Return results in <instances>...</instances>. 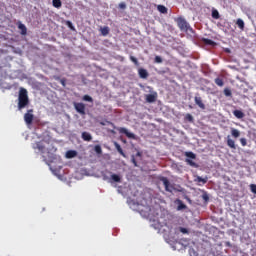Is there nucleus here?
I'll list each match as a JSON object with an SVG mask.
<instances>
[{
  "mask_svg": "<svg viewBox=\"0 0 256 256\" xmlns=\"http://www.w3.org/2000/svg\"><path fill=\"white\" fill-rule=\"evenodd\" d=\"M82 139L83 141H91L93 139V136H91V133L89 132H83Z\"/></svg>",
  "mask_w": 256,
  "mask_h": 256,
  "instance_id": "6ab92c4d",
  "label": "nucleus"
},
{
  "mask_svg": "<svg viewBox=\"0 0 256 256\" xmlns=\"http://www.w3.org/2000/svg\"><path fill=\"white\" fill-rule=\"evenodd\" d=\"M18 29H20L21 35H27V27L25 26V24L20 23L18 25Z\"/></svg>",
  "mask_w": 256,
  "mask_h": 256,
  "instance_id": "5701e85b",
  "label": "nucleus"
},
{
  "mask_svg": "<svg viewBox=\"0 0 256 256\" xmlns=\"http://www.w3.org/2000/svg\"><path fill=\"white\" fill-rule=\"evenodd\" d=\"M138 73H139L141 79H147V77H149V73L147 72V70H145L143 68L139 69Z\"/></svg>",
  "mask_w": 256,
  "mask_h": 256,
  "instance_id": "2eb2a0df",
  "label": "nucleus"
},
{
  "mask_svg": "<svg viewBox=\"0 0 256 256\" xmlns=\"http://www.w3.org/2000/svg\"><path fill=\"white\" fill-rule=\"evenodd\" d=\"M52 5H53V7H55L56 9H61L62 2H61V0H52Z\"/></svg>",
  "mask_w": 256,
  "mask_h": 256,
  "instance_id": "b1692460",
  "label": "nucleus"
},
{
  "mask_svg": "<svg viewBox=\"0 0 256 256\" xmlns=\"http://www.w3.org/2000/svg\"><path fill=\"white\" fill-rule=\"evenodd\" d=\"M179 231H180V233H183V234L189 233V231L187 230V228H183V227H180V228H179Z\"/></svg>",
  "mask_w": 256,
  "mask_h": 256,
  "instance_id": "58836bf2",
  "label": "nucleus"
},
{
  "mask_svg": "<svg viewBox=\"0 0 256 256\" xmlns=\"http://www.w3.org/2000/svg\"><path fill=\"white\" fill-rule=\"evenodd\" d=\"M83 100L84 101H88L89 103H93V98L91 96H89V95H85L83 97Z\"/></svg>",
  "mask_w": 256,
  "mask_h": 256,
  "instance_id": "2f4dec72",
  "label": "nucleus"
},
{
  "mask_svg": "<svg viewBox=\"0 0 256 256\" xmlns=\"http://www.w3.org/2000/svg\"><path fill=\"white\" fill-rule=\"evenodd\" d=\"M119 9H127V4H125V2H121L119 4Z\"/></svg>",
  "mask_w": 256,
  "mask_h": 256,
  "instance_id": "4c0bfd02",
  "label": "nucleus"
},
{
  "mask_svg": "<svg viewBox=\"0 0 256 256\" xmlns=\"http://www.w3.org/2000/svg\"><path fill=\"white\" fill-rule=\"evenodd\" d=\"M179 245H181V243L177 242L174 246H173V249L174 251L179 249Z\"/></svg>",
  "mask_w": 256,
  "mask_h": 256,
  "instance_id": "79ce46f5",
  "label": "nucleus"
},
{
  "mask_svg": "<svg viewBox=\"0 0 256 256\" xmlns=\"http://www.w3.org/2000/svg\"><path fill=\"white\" fill-rule=\"evenodd\" d=\"M194 101H195L196 105H198V107H200V109H205V104L203 103V99H201V97L195 96Z\"/></svg>",
  "mask_w": 256,
  "mask_h": 256,
  "instance_id": "f8f14e48",
  "label": "nucleus"
},
{
  "mask_svg": "<svg viewBox=\"0 0 256 256\" xmlns=\"http://www.w3.org/2000/svg\"><path fill=\"white\" fill-rule=\"evenodd\" d=\"M104 180L108 181L111 185H115V183H121L123 181V176L110 172V177L104 176Z\"/></svg>",
  "mask_w": 256,
  "mask_h": 256,
  "instance_id": "7ed1b4c3",
  "label": "nucleus"
},
{
  "mask_svg": "<svg viewBox=\"0 0 256 256\" xmlns=\"http://www.w3.org/2000/svg\"><path fill=\"white\" fill-rule=\"evenodd\" d=\"M236 25H238L239 29L242 31L245 29V22L241 18L236 21Z\"/></svg>",
  "mask_w": 256,
  "mask_h": 256,
  "instance_id": "4be33fe9",
  "label": "nucleus"
},
{
  "mask_svg": "<svg viewBox=\"0 0 256 256\" xmlns=\"http://www.w3.org/2000/svg\"><path fill=\"white\" fill-rule=\"evenodd\" d=\"M215 83L216 85H218V87H223V85H225V83L223 82V79L221 78H216Z\"/></svg>",
  "mask_w": 256,
  "mask_h": 256,
  "instance_id": "a878e982",
  "label": "nucleus"
},
{
  "mask_svg": "<svg viewBox=\"0 0 256 256\" xmlns=\"http://www.w3.org/2000/svg\"><path fill=\"white\" fill-rule=\"evenodd\" d=\"M177 23L181 31H193V28L188 24L187 20H185L184 18H178Z\"/></svg>",
  "mask_w": 256,
  "mask_h": 256,
  "instance_id": "39448f33",
  "label": "nucleus"
},
{
  "mask_svg": "<svg viewBox=\"0 0 256 256\" xmlns=\"http://www.w3.org/2000/svg\"><path fill=\"white\" fill-rule=\"evenodd\" d=\"M212 17H213V19H219V11L213 10L212 11Z\"/></svg>",
  "mask_w": 256,
  "mask_h": 256,
  "instance_id": "7c9ffc66",
  "label": "nucleus"
},
{
  "mask_svg": "<svg viewBox=\"0 0 256 256\" xmlns=\"http://www.w3.org/2000/svg\"><path fill=\"white\" fill-rule=\"evenodd\" d=\"M185 120L189 121L190 123H193V115L191 114H186L185 115Z\"/></svg>",
  "mask_w": 256,
  "mask_h": 256,
  "instance_id": "c756f323",
  "label": "nucleus"
},
{
  "mask_svg": "<svg viewBox=\"0 0 256 256\" xmlns=\"http://www.w3.org/2000/svg\"><path fill=\"white\" fill-rule=\"evenodd\" d=\"M28 106L29 96L27 95V89L21 88L18 95V111H23Z\"/></svg>",
  "mask_w": 256,
  "mask_h": 256,
  "instance_id": "f257e3e1",
  "label": "nucleus"
},
{
  "mask_svg": "<svg viewBox=\"0 0 256 256\" xmlns=\"http://www.w3.org/2000/svg\"><path fill=\"white\" fill-rule=\"evenodd\" d=\"M140 214L143 215V217H151V215H153L151 210V207L149 206H143V208L138 207Z\"/></svg>",
  "mask_w": 256,
  "mask_h": 256,
  "instance_id": "0eeeda50",
  "label": "nucleus"
},
{
  "mask_svg": "<svg viewBox=\"0 0 256 256\" xmlns=\"http://www.w3.org/2000/svg\"><path fill=\"white\" fill-rule=\"evenodd\" d=\"M224 95H225L226 97H231V95H232L231 89L225 88V89H224Z\"/></svg>",
  "mask_w": 256,
  "mask_h": 256,
  "instance_id": "c85d7f7f",
  "label": "nucleus"
},
{
  "mask_svg": "<svg viewBox=\"0 0 256 256\" xmlns=\"http://www.w3.org/2000/svg\"><path fill=\"white\" fill-rule=\"evenodd\" d=\"M47 145H49L47 142H37L33 145V149H38L39 153H42V155H44V153H53V151H57V149L54 148L49 150Z\"/></svg>",
  "mask_w": 256,
  "mask_h": 256,
  "instance_id": "f03ea898",
  "label": "nucleus"
},
{
  "mask_svg": "<svg viewBox=\"0 0 256 256\" xmlns=\"http://www.w3.org/2000/svg\"><path fill=\"white\" fill-rule=\"evenodd\" d=\"M2 68H0V71H1Z\"/></svg>",
  "mask_w": 256,
  "mask_h": 256,
  "instance_id": "49530a36",
  "label": "nucleus"
},
{
  "mask_svg": "<svg viewBox=\"0 0 256 256\" xmlns=\"http://www.w3.org/2000/svg\"><path fill=\"white\" fill-rule=\"evenodd\" d=\"M119 133H122L123 135H126V137H128V139H135V134H133V132H129V130L127 128H119L118 129Z\"/></svg>",
  "mask_w": 256,
  "mask_h": 256,
  "instance_id": "1a4fd4ad",
  "label": "nucleus"
},
{
  "mask_svg": "<svg viewBox=\"0 0 256 256\" xmlns=\"http://www.w3.org/2000/svg\"><path fill=\"white\" fill-rule=\"evenodd\" d=\"M231 135L234 137V139H238V137H241V131L235 128H231Z\"/></svg>",
  "mask_w": 256,
  "mask_h": 256,
  "instance_id": "dca6fc26",
  "label": "nucleus"
},
{
  "mask_svg": "<svg viewBox=\"0 0 256 256\" xmlns=\"http://www.w3.org/2000/svg\"><path fill=\"white\" fill-rule=\"evenodd\" d=\"M204 43L205 45H215V42H213V40L210 39H204Z\"/></svg>",
  "mask_w": 256,
  "mask_h": 256,
  "instance_id": "473e14b6",
  "label": "nucleus"
},
{
  "mask_svg": "<svg viewBox=\"0 0 256 256\" xmlns=\"http://www.w3.org/2000/svg\"><path fill=\"white\" fill-rule=\"evenodd\" d=\"M202 199H203L204 201H209V195H207V193L203 194V195H202Z\"/></svg>",
  "mask_w": 256,
  "mask_h": 256,
  "instance_id": "ea45409f",
  "label": "nucleus"
},
{
  "mask_svg": "<svg viewBox=\"0 0 256 256\" xmlns=\"http://www.w3.org/2000/svg\"><path fill=\"white\" fill-rule=\"evenodd\" d=\"M130 60L132 61V63H134L135 65H138L139 61L137 60V58H135L134 56H130Z\"/></svg>",
  "mask_w": 256,
  "mask_h": 256,
  "instance_id": "e433bc0d",
  "label": "nucleus"
},
{
  "mask_svg": "<svg viewBox=\"0 0 256 256\" xmlns=\"http://www.w3.org/2000/svg\"><path fill=\"white\" fill-rule=\"evenodd\" d=\"M161 181L165 187V191H168V193H173V191H175V187H173V184L169 182V179L163 177Z\"/></svg>",
  "mask_w": 256,
  "mask_h": 256,
  "instance_id": "423d86ee",
  "label": "nucleus"
},
{
  "mask_svg": "<svg viewBox=\"0 0 256 256\" xmlns=\"http://www.w3.org/2000/svg\"><path fill=\"white\" fill-rule=\"evenodd\" d=\"M76 156H77V151L75 150H69L66 152V155H65L66 159H74V157Z\"/></svg>",
  "mask_w": 256,
  "mask_h": 256,
  "instance_id": "4468645a",
  "label": "nucleus"
},
{
  "mask_svg": "<svg viewBox=\"0 0 256 256\" xmlns=\"http://www.w3.org/2000/svg\"><path fill=\"white\" fill-rule=\"evenodd\" d=\"M74 107H75L77 113H80V115H85V104L75 103Z\"/></svg>",
  "mask_w": 256,
  "mask_h": 256,
  "instance_id": "9d476101",
  "label": "nucleus"
},
{
  "mask_svg": "<svg viewBox=\"0 0 256 256\" xmlns=\"http://www.w3.org/2000/svg\"><path fill=\"white\" fill-rule=\"evenodd\" d=\"M176 203H177V211H183V209H187V205H185L184 203H183V201H181V200H177L176 201Z\"/></svg>",
  "mask_w": 256,
  "mask_h": 256,
  "instance_id": "a211bd4d",
  "label": "nucleus"
},
{
  "mask_svg": "<svg viewBox=\"0 0 256 256\" xmlns=\"http://www.w3.org/2000/svg\"><path fill=\"white\" fill-rule=\"evenodd\" d=\"M68 26L70 27V29H73V24H71V22H68Z\"/></svg>",
  "mask_w": 256,
  "mask_h": 256,
  "instance_id": "c03bdc74",
  "label": "nucleus"
},
{
  "mask_svg": "<svg viewBox=\"0 0 256 256\" xmlns=\"http://www.w3.org/2000/svg\"><path fill=\"white\" fill-rule=\"evenodd\" d=\"M195 181H197V183H203V185H205V183H207L208 179H207V177L203 178L201 176H197Z\"/></svg>",
  "mask_w": 256,
  "mask_h": 256,
  "instance_id": "393cba45",
  "label": "nucleus"
},
{
  "mask_svg": "<svg viewBox=\"0 0 256 256\" xmlns=\"http://www.w3.org/2000/svg\"><path fill=\"white\" fill-rule=\"evenodd\" d=\"M233 115L236 116L237 119H243V117H245V113L241 110H234Z\"/></svg>",
  "mask_w": 256,
  "mask_h": 256,
  "instance_id": "f3484780",
  "label": "nucleus"
},
{
  "mask_svg": "<svg viewBox=\"0 0 256 256\" xmlns=\"http://www.w3.org/2000/svg\"><path fill=\"white\" fill-rule=\"evenodd\" d=\"M185 157H187L185 159V162L187 163V165H190V167H194L195 169H197V167H199V165L197 163H195V161L191 160V159H196L197 158L195 153L185 152Z\"/></svg>",
  "mask_w": 256,
  "mask_h": 256,
  "instance_id": "20e7f679",
  "label": "nucleus"
},
{
  "mask_svg": "<svg viewBox=\"0 0 256 256\" xmlns=\"http://www.w3.org/2000/svg\"><path fill=\"white\" fill-rule=\"evenodd\" d=\"M33 109H30L27 111L26 114H24V121L26 125H31L33 123Z\"/></svg>",
  "mask_w": 256,
  "mask_h": 256,
  "instance_id": "6e6552de",
  "label": "nucleus"
},
{
  "mask_svg": "<svg viewBox=\"0 0 256 256\" xmlns=\"http://www.w3.org/2000/svg\"><path fill=\"white\" fill-rule=\"evenodd\" d=\"M240 143H241L242 147H246V145H247V139L241 138V139H240Z\"/></svg>",
  "mask_w": 256,
  "mask_h": 256,
  "instance_id": "c9c22d12",
  "label": "nucleus"
},
{
  "mask_svg": "<svg viewBox=\"0 0 256 256\" xmlns=\"http://www.w3.org/2000/svg\"><path fill=\"white\" fill-rule=\"evenodd\" d=\"M154 61L155 63H163V58H161V56H156Z\"/></svg>",
  "mask_w": 256,
  "mask_h": 256,
  "instance_id": "72a5a7b5",
  "label": "nucleus"
},
{
  "mask_svg": "<svg viewBox=\"0 0 256 256\" xmlns=\"http://www.w3.org/2000/svg\"><path fill=\"white\" fill-rule=\"evenodd\" d=\"M61 83H62V85L65 87V81L62 80Z\"/></svg>",
  "mask_w": 256,
  "mask_h": 256,
  "instance_id": "a18cd8bd",
  "label": "nucleus"
},
{
  "mask_svg": "<svg viewBox=\"0 0 256 256\" xmlns=\"http://www.w3.org/2000/svg\"><path fill=\"white\" fill-rule=\"evenodd\" d=\"M114 145H115V148L117 149L118 153H120V155H122V157H127L125 155V152H123V148H121V145H119V143L115 142Z\"/></svg>",
  "mask_w": 256,
  "mask_h": 256,
  "instance_id": "aec40b11",
  "label": "nucleus"
},
{
  "mask_svg": "<svg viewBox=\"0 0 256 256\" xmlns=\"http://www.w3.org/2000/svg\"><path fill=\"white\" fill-rule=\"evenodd\" d=\"M227 145H228V147H230V149H237L235 140L231 139V136H227Z\"/></svg>",
  "mask_w": 256,
  "mask_h": 256,
  "instance_id": "ddd939ff",
  "label": "nucleus"
},
{
  "mask_svg": "<svg viewBox=\"0 0 256 256\" xmlns=\"http://www.w3.org/2000/svg\"><path fill=\"white\" fill-rule=\"evenodd\" d=\"M94 151H95V153H97V155H101V153H103V150L101 149L100 145H96L94 147Z\"/></svg>",
  "mask_w": 256,
  "mask_h": 256,
  "instance_id": "bb28decb",
  "label": "nucleus"
},
{
  "mask_svg": "<svg viewBox=\"0 0 256 256\" xmlns=\"http://www.w3.org/2000/svg\"><path fill=\"white\" fill-rule=\"evenodd\" d=\"M101 33L104 35V37L109 35V27L101 28Z\"/></svg>",
  "mask_w": 256,
  "mask_h": 256,
  "instance_id": "cd10ccee",
  "label": "nucleus"
},
{
  "mask_svg": "<svg viewBox=\"0 0 256 256\" xmlns=\"http://www.w3.org/2000/svg\"><path fill=\"white\" fill-rule=\"evenodd\" d=\"M250 191H251L252 193H254V195H256V185H255V184H251V185H250Z\"/></svg>",
  "mask_w": 256,
  "mask_h": 256,
  "instance_id": "f704fd0d",
  "label": "nucleus"
},
{
  "mask_svg": "<svg viewBox=\"0 0 256 256\" xmlns=\"http://www.w3.org/2000/svg\"><path fill=\"white\" fill-rule=\"evenodd\" d=\"M189 253H190L191 256H196V255H197V253L195 252V250H190Z\"/></svg>",
  "mask_w": 256,
  "mask_h": 256,
  "instance_id": "37998d69",
  "label": "nucleus"
},
{
  "mask_svg": "<svg viewBox=\"0 0 256 256\" xmlns=\"http://www.w3.org/2000/svg\"><path fill=\"white\" fill-rule=\"evenodd\" d=\"M133 165H135V167H137V160H135V156H132V159H131Z\"/></svg>",
  "mask_w": 256,
  "mask_h": 256,
  "instance_id": "a19ab883",
  "label": "nucleus"
},
{
  "mask_svg": "<svg viewBox=\"0 0 256 256\" xmlns=\"http://www.w3.org/2000/svg\"><path fill=\"white\" fill-rule=\"evenodd\" d=\"M147 103H155L157 101V92L146 95Z\"/></svg>",
  "mask_w": 256,
  "mask_h": 256,
  "instance_id": "9b49d317",
  "label": "nucleus"
},
{
  "mask_svg": "<svg viewBox=\"0 0 256 256\" xmlns=\"http://www.w3.org/2000/svg\"><path fill=\"white\" fill-rule=\"evenodd\" d=\"M157 9H158L159 13H162L163 15H167L168 9L164 5H158Z\"/></svg>",
  "mask_w": 256,
  "mask_h": 256,
  "instance_id": "412c9836",
  "label": "nucleus"
}]
</instances>
